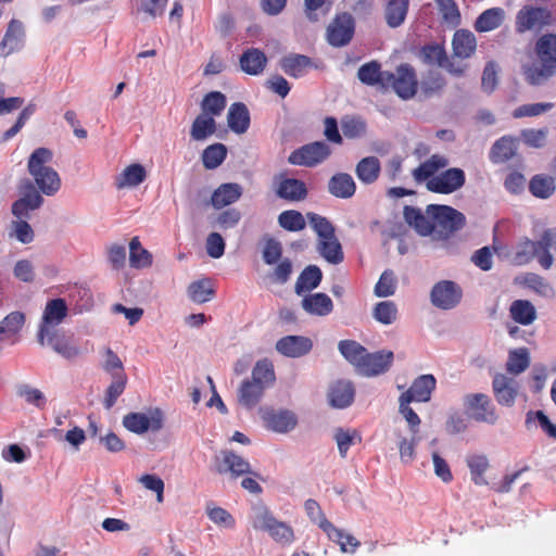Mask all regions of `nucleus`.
Here are the masks:
<instances>
[{
    "instance_id": "nucleus-38",
    "label": "nucleus",
    "mask_w": 556,
    "mask_h": 556,
    "mask_svg": "<svg viewBox=\"0 0 556 556\" xmlns=\"http://www.w3.org/2000/svg\"><path fill=\"white\" fill-rule=\"evenodd\" d=\"M215 294L214 286L207 278L192 281L187 288L189 300L197 304L210 302Z\"/></svg>"
},
{
    "instance_id": "nucleus-9",
    "label": "nucleus",
    "mask_w": 556,
    "mask_h": 556,
    "mask_svg": "<svg viewBox=\"0 0 556 556\" xmlns=\"http://www.w3.org/2000/svg\"><path fill=\"white\" fill-rule=\"evenodd\" d=\"M67 315V305L63 299H53L46 304L41 323L38 330V342L46 344V336L58 331L55 327L60 325Z\"/></svg>"
},
{
    "instance_id": "nucleus-56",
    "label": "nucleus",
    "mask_w": 556,
    "mask_h": 556,
    "mask_svg": "<svg viewBox=\"0 0 556 556\" xmlns=\"http://www.w3.org/2000/svg\"><path fill=\"white\" fill-rule=\"evenodd\" d=\"M467 465L470 469L471 479L477 485H484L488 483L484 478V472L489 468V460L485 456L472 455L468 457Z\"/></svg>"
},
{
    "instance_id": "nucleus-52",
    "label": "nucleus",
    "mask_w": 556,
    "mask_h": 556,
    "mask_svg": "<svg viewBox=\"0 0 556 556\" xmlns=\"http://www.w3.org/2000/svg\"><path fill=\"white\" fill-rule=\"evenodd\" d=\"M420 438L418 433H410V438L399 435L397 447L400 459L403 464L407 465L414 462L416 457V446Z\"/></svg>"
},
{
    "instance_id": "nucleus-49",
    "label": "nucleus",
    "mask_w": 556,
    "mask_h": 556,
    "mask_svg": "<svg viewBox=\"0 0 556 556\" xmlns=\"http://www.w3.org/2000/svg\"><path fill=\"white\" fill-rule=\"evenodd\" d=\"M338 349L344 358L356 369L359 367L363 357L366 356L367 351L363 345L353 340L340 341Z\"/></svg>"
},
{
    "instance_id": "nucleus-54",
    "label": "nucleus",
    "mask_w": 556,
    "mask_h": 556,
    "mask_svg": "<svg viewBox=\"0 0 556 556\" xmlns=\"http://www.w3.org/2000/svg\"><path fill=\"white\" fill-rule=\"evenodd\" d=\"M202 114L218 116L226 106V97L219 91L207 93L202 101Z\"/></svg>"
},
{
    "instance_id": "nucleus-22",
    "label": "nucleus",
    "mask_w": 556,
    "mask_h": 556,
    "mask_svg": "<svg viewBox=\"0 0 556 556\" xmlns=\"http://www.w3.org/2000/svg\"><path fill=\"white\" fill-rule=\"evenodd\" d=\"M302 308L309 315L325 317L332 313L333 302L323 292L308 293L301 301Z\"/></svg>"
},
{
    "instance_id": "nucleus-58",
    "label": "nucleus",
    "mask_w": 556,
    "mask_h": 556,
    "mask_svg": "<svg viewBox=\"0 0 556 556\" xmlns=\"http://www.w3.org/2000/svg\"><path fill=\"white\" fill-rule=\"evenodd\" d=\"M534 241L525 238L516 244L511 256V262L518 266L525 265L528 264L534 257Z\"/></svg>"
},
{
    "instance_id": "nucleus-53",
    "label": "nucleus",
    "mask_w": 556,
    "mask_h": 556,
    "mask_svg": "<svg viewBox=\"0 0 556 556\" xmlns=\"http://www.w3.org/2000/svg\"><path fill=\"white\" fill-rule=\"evenodd\" d=\"M374 318L382 325H391L397 319V306L393 301H382L372 309Z\"/></svg>"
},
{
    "instance_id": "nucleus-32",
    "label": "nucleus",
    "mask_w": 556,
    "mask_h": 556,
    "mask_svg": "<svg viewBox=\"0 0 556 556\" xmlns=\"http://www.w3.org/2000/svg\"><path fill=\"white\" fill-rule=\"evenodd\" d=\"M242 195V187L235 182L223 184L212 195V205L216 208L237 202Z\"/></svg>"
},
{
    "instance_id": "nucleus-7",
    "label": "nucleus",
    "mask_w": 556,
    "mask_h": 556,
    "mask_svg": "<svg viewBox=\"0 0 556 556\" xmlns=\"http://www.w3.org/2000/svg\"><path fill=\"white\" fill-rule=\"evenodd\" d=\"M463 298V289L452 280H441L433 285L430 291L431 304L442 311L456 307Z\"/></svg>"
},
{
    "instance_id": "nucleus-29",
    "label": "nucleus",
    "mask_w": 556,
    "mask_h": 556,
    "mask_svg": "<svg viewBox=\"0 0 556 556\" xmlns=\"http://www.w3.org/2000/svg\"><path fill=\"white\" fill-rule=\"evenodd\" d=\"M448 165V160L444 155L434 154L417 168L413 170V177L417 182L428 181L437 176L435 173Z\"/></svg>"
},
{
    "instance_id": "nucleus-39",
    "label": "nucleus",
    "mask_w": 556,
    "mask_h": 556,
    "mask_svg": "<svg viewBox=\"0 0 556 556\" xmlns=\"http://www.w3.org/2000/svg\"><path fill=\"white\" fill-rule=\"evenodd\" d=\"M404 218L406 223L414 227L421 236H428L433 232V219L428 215L425 216L418 208L406 206L404 210Z\"/></svg>"
},
{
    "instance_id": "nucleus-27",
    "label": "nucleus",
    "mask_w": 556,
    "mask_h": 556,
    "mask_svg": "<svg viewBox=\"0 0 556 556\" xmlns=\"http://www.w3.org/2000/svg\"><path fill=\"white\" fill-rule=\"evenodd\" d=\"M328 191L336 198L349 199L354 195L356 184L350 174L338 173L329 179Z\"/></svg>"
},
{
    "instance_id": "nucleus-28",
    "label": "nucleus",
    "mask_w": 556,
    "mask_h": 556,
    "mask_svg": "<svg viewBox=\"0 0 556 556\" xmlns=\"http://www.w3.org/2000/svg\"><path fill=\"white\" fill-rule=\"evenodd\" d=\"M279 64L287 75L294 78L304 76L313 66L312 60L302 54L286 55L280 60Z\"/></svg>"
},
{
    "instance_id": "nucleus-42",
    "label": "nucleus",
    "mask_w": 556,
    "mask_h": 556,
    "mask_svg": "<svg viewBox=\"0 0 556 556\" xmlns=\"http://www.w3.org/2000/svg\"><path fill=\"white\" fill-rule=\"evenodd\" d=\"M509 313L511 318L523 326L531 325L536 319L535 307L527 300H516L511 303Z\"/></svg>"
},
{
    "instance_id": "nucleus-47",
    "label": "nucleus",
    "mask_w": 556,
    "mask_h": 556,
    "mask_svg": "<svg viewBox=\"0 0 556 556\" xmlns=\"http://www.w3.org/2000/svg\"><path fill=\"white\" fill-rule=\"evenodd\" d=\"M216 130L215 119L206 114H200L193 121L190 135L197 141L205 140Z\"/></svg>"
},
{
    "instance_id": "nucleus-13",
    "label": "nucleus",
    "mask_w": 556,
    "mask_h": 556,
    "mask_svg": "<svg viewBox=\"0 0 556 556\" xmlns=\"http://www.w3.org/2000/svg\"><path fill=\"white\" fill-rule=\"evenodd\" d=\"M466 180L463 169L454 167L442 172L427 181L429 191L442 194H450L460 189Z\"/></svg>"
},
{
    "instance_id": "nucleus-46",
    "label": "nucleus",
    "mask_w": 556,
    "mask_h": 556,
    "mask_svg": "<svg viewBox=\"0 0 556 556\" xmlns=\"http://www.w3.org/2000/svg\"><path fill=\"white\" fill-rule=\"evenodd\" d=\"M530 365V353L527 348L510 350L506 362V370L511 375L523 372Z\"/></svg>"
},
{
    "instance_id": "nucleus-61",
    "label": "nucleus",
    "mask_w": 556,
    "mask_h": 556,
    "mask_svg": "<svg viewBox=\"0 0 556 556\" xmlns=\"http://www.w3.org/2000/svg\"><path fill=\"white\" fill-rule=\"evenodd\" d=\"M529 189L534 197L547 199L555 190L554 180L551 177L536 175L531 179Z\"/></svg>"
},
{
    "instance_id": "nucleus-26",
    "label": "nucleus",
    "mask_w": 556,
    "mask_h": 556,
    "mask_svg": "<svg viewBox=\"0 0 556 556\" xmlns=\"http://www.w3.org/2000/svg\"><path fill=\"white\" fill-rule=\"evenodd\" d=\"M276 194L285 200L296 202L305 199L306 186L303 181L294 178H281L276 188Z\"/></svg>"
},
{
    "instance_id": "nucleus-35",
    "label": "nucleus",
    "mask_w": 556,
    "mask_h": 556,
    "mask_svg": "<svg viewBox=\"0 0 556 556\" xmlns=\"http://www.w3.org/2000/svg\"><path fill=\"white\" fill-rule=\"evenodd\" d=\"M505 20V11L502 8H491L483 11L475 22L478 33H488L498 28Z\"/></svg>"
},
{
    "instance_id": "nucleus-15",
    "label": "nucleus",
    "mask_w": 556,
    "mask_h": 556,
    "mask_svg": "<svg viewBox=\"0 0 556 556\" xmlns=\"http://www.w3.org/2000/svg\"><path fill=\"white\" fill-rule=\"evenodd\" d=\"M393 362V353L391 351H378L368 353L361 361L357 371L367 377L378 376L386 372Z\"/></svg>"
},
{
    "instance_id": "nucleus-55",
    "label": "nucleus",
    "mask_w": 556,
    "mask_h": 556,
    "mask_svg": "<svg viewBox=\"0 0 556 556\" xmlns=\"http://www.w3.org/2000/svg\"><path fill=\"white\" fill-rule=\"evenodd\" d=\"M126 383L127 376L125 372L114 375V378H112V382L106 390L103 401L104 407L106 409H111L113 407L118 396L124 392Z\"/></svg>"
},
{
    "instance_id": "nucleus-41",
    "label": "nucleus",
    "mask_w": 556,
    "mask_h": 556,
    "mask_svg": "<svg viewBox=\"0 0 556 556\" xmlns=\"http://www.w3.org/2000/svg\"><path fill=\"white\" fill-rule=\"evenodd\" d=\"M326 526L328 527L326 534L331 541L339 544L342 553L354 554L356 552L361 545V542L355 536H353L351 533L344 532L341 529H338L333 525Z\"/></svg>"
},
{
    "instance_id": "nucleus-18",
    "label": "nucleus",
    "mask_w": 556,
    "mask_h": 556,
    "mask_svg": "<svg viewBox=\"0 0 556 556\" xmlns=\"http://www.w3.org/2000/svg\"><path fill=\"white\" fill-rule=\"evenodd\" d=\"M493 392L498 404L513 406L518 393V382L503 374H497L492 382Z\"/></svg>"
},
{
    "instance_id": "nucleus-36",
    "label": "nucleus",
    "mask_w": 556,
    "mask_h": 556,
    "mask_svg": "<svg viewBox=\"0 0 556 556\" xmlns=\"http://www.w3.org/2000/svg\"><path fill=\"white\" fill-rule=\"evenodd\" d=\"M147 172L140 164H131L115 178L117 189L134 188L144 181Z\"/></svg>"
},
{
    "instance_id": "nucleus-40",
    "label": "nucleus",
    "mask_w": 556,
    "mask_h": 556,
    "mask_svg": "<svg viewBox=\"0 0 556 556\" xmlns=\"http://www.w3.org/2000/svg\"><path fill=\"white\" fill-rule=\"evenodd\" d=\"M250 380L263 387L264 389L271 387L276 380L273 363L267 358H263L256 362L252 369Z\"/></svg>"
},
{
    "instance_id": "nucleus-21",
    "label": "nucleus",
    "mask_w": 556,
    "mask_h": 556,
    "mask_svg": "<svg viewBox=\"0 0 556 556\" xmlns=\"http://www.w3.org/2000/svg\"><path fill=\"white\" fill-rule=\"evenodd\" d=\"M534 249L539 264L544 269H549L554 263L552 250L556 251V229H547L539 241H534Z\"/></svg>"
},
{
    "instance_id": "nucleus-23",
    "label": "nucleus",
    "mask_w": 556,
    "mask_h": 556,
    "mask_svg": "<svg viewBox=\"0 0 556 556\" xmlns=\"http://www.w3.org/2000/svg\"><path fill=\"white\" fill-rule=\"evenodd\" d=\"M354 395L355 390L352 382L348 380H338L329 388V404L336 408H345L352 404Z\"/></svg>"
},
{
    "instance_id": "nucleus-12",
    "label": "nucleus",
    "mask_w": 556,
    "mask_h": 556,
    "mask_svg": "<svg viewBox=\"0 0 556 556\" xmlns=\"http://www.w3.org/2000/svg\"><path fill=\"white\" fill-rule=\"evenodd\" d=\"M260 416L268 430L277 433L292 431L298 425L296 415L288 409L260 408Z\"/></svg>"
},
{
    "instance_id": "nucleus-62",
    "label": "nucleus",
    "mask_w": 556,
    "mask_h": 556,
    "mask_svg": "<svg viewBox=\"0 0 556 556\" xmlns=\"http://www.w3.org/2000/svg\"><path fill=\"white\" fill-rule=\"evenodd\" d=\"M333 439L338 445V450L341 457H345L349 448L356 442L361 441L358 433L355 430H345L339 428L333 434Z\"/></svg>"
},
{
    "instance_id": "nucleus-17",
    "label": "nucleus",
    "mask_w": 556,
    "mask_h": 556,
    "mask_svg": "<svg viewBox=\"0 0 556 556\" xmlns=\"http://www.w3.org/2000/svg\"><path fill=\"white\" fill-rule=\"evenodd\" d=\"M312 348V340L303 336H286L276 342L277 352L290 358L304 356Z\"/></svg>"
},
{
    "instance_id": "nucleus-5",
    "label": "nucleus",
    "mask_w": 556,
    "mask_h": 556,
    "mask_svg": "<svg viewBox=\"0 0 556 556\" xmlns=\"http://www.w3.org/2000/svg\"><path fill=\"white\" fill-rule=\"evenodd\" d=\"M382 87L392 88L402 99H410L417 90V78L414 68L408 64H401L395 73L384 72Z\"/></svg>"
},
{
    "instance_id": "nucleus-63",
    "label": "nucleus",
    "mask_w": 556,
    "mask_h": 556,
    "mask_svg": "<svg viewBox=\"0 0 556 556\" xmlns=\"http://www.w3.org/2000/svg\"><path fill=\"white\" fill-rule=\"evenodd\" d=\"M412 401L406 397H399V413L405 419L410 433H418L421 419L417 413L409 406Z\"/></svg>"
},
{
    "instance_id": "nucleus-24",
    "label": "nucleus",
    "mask_w": 556,
    "mask_h": 556,
    "mask_svg": "<svg viewBox=\"0 0 556 556\" xmlns=\"http://www.w3.org/2000/svg\"><path fill=\"white\" fill-rule=\"evenodd\" d=\"M24 27L23 24L16 20H12L9 24L7 33L0 43V54L7 56L23 46Z\"/></svg>"
},
{
    "instance_id": "nucleus-33",
    "label": "nucleus",
    "mask_w": 556,
    "mask_h": 556,
    "mask_svg": "<svg viewBox=\"0 0 556 556\" xmlns=\"http://www.w3.org/2000/svg\"><path fill=\"white\" fill-rule=\"evenodd\" d=\"M381 172V164L376 156L363 157L355 167V174L358 180L365 185H371L377 181Z\"/></svg>"
},
{
    "instance_id": "nucleus-64",
    "label": "nucleus",
    "mask_w": 556,
    "mask_h": 556,
    "mask_svg": "<svg viewBox=\"0 0 556 556\" xmlns=\"http://www.w3.org/2000/svg\"><path fill=\"white\" fill-rule=\"evenodd\" d=\"M317 251L328 263L337 265L343 261V251L338 239L317 245Z\"/></svg>"
},
{
    "instance_id": "nucleus-48",
    "label": "nucleus",
    "mask_w": 556,
    "mask_h": 556,
    "mask_svg": "<svg viewBox=\"0 0 556 556\" xmlns=\"http://www.w3.org/2000/svg\"><path fill=\"white\" fill-rule=\"evenodd\" d=\"M517 140L511 137H502L492 147L491 159L495 163L509 160L516 152Z\"/></svg>"
},
{
    "instance_id": "nucleus-3",
    "label": "nucleus",
    "mask_w": 556,
    "mask_h": 556,
    "mask_svg": "<svg viewBox=\"0 0 556 556\" xmlns=\"http://www.w3.org/2000/svg\"><path fill=\"white\" fill-rule=\"evenodd\" d=\"M251 523L255 530L265 531L281 545H290L294 541L292 528L278 520L266 507L255 506L251 516Z\"/></svg>"
},
{
    "instance_id": "nucleus-10",
    "label": "nucleus",
    "mask_w": 556,
    "mask_h": 556,
    "mask_svg": "<svg viewBox=\"0 0 556 556\" xmlns=\"http://www.w3.org/2000/svg\"><path fill=\"white\" fill-rule=\"evenodd\" d=\"M330 154L331 149L327 143L316 141L293 151L288 161L293 165L313 167L324 162Z\"/></svg>"
},
{
    "instance_id": "nucleus-8",
    "label": "nucleus",
    "mask_w": 556,
    "mask_h": 556,
    "mask_svg": "<svg viewBox=\"0 0 556 556\" xmlns=\"http://www.w3.org/2000/svg\"><path fill=\"white\" fill-rule=\"evenodd\" d=\"M355 31V21L350 13L338 14L328 25L326 38L332 47H344L350 43Z\"/></svg>"
},
{
    "instance_id": "nucleus-14",
    "label": "nucleus",
    "mask_w": 556,
    "mask_h": 556,
    "mask_svg": "<svg viewBox=\"0 0 556 556\" xmlns=\"http://www.w3.org/2000/svg\"><path fill=\"white\" fill-rule=\"evenodd\" d=\"M124 427L136 434H142L149 430L159 431L163 427L162 415L159 410L144 413H129L123 418Z\"/></svg>"
},
{
    "instance_id": "nucleus-1",
    "label": "nucleus",
    "mask_w": 556,
    "mask_h": 556,
    "mask_svg": "<svg viewBox=\"0 0 556 556\" xmlns=\"http://www.w3.org/2000/svg\"><path fill=\"white\" fill-rule=\"evenodd\" d=\"M53 153L47 148H37L30 154L27 163V169L33 177L39 193L47 197L54 195L61 188V178L58 172L49 164Z\"/></svg>"
},
{
    "instance_id": "nucleus-16",
    "label": "nucleus",
    "mask_w": 556,
    "mask_h": 556,
    "mask_svg": "<svg viewBox=\"0 0 556 556\" xmlns=\"http://www.w3.org/2000/svg\"><path fill=\"white\" fill-rule=\"evenodd\" d=\"M43 198L33 184L27 182L22 191V197L12 204V214L17 218H28L29 212L39 208Z\"/></svg>"
},
{
    "instance_id": "nucleus-2",
    "label": "nucleus",
    "mask_w": 556,
    "mask_h": 556,
    "mask_svg": "<svg viewBox=\"0 0 556 556\" xmlns=\"http://www.w3.org/2000/svg\"><path fill=\"white\" fill-rule=\"evenodd\" d=\"M538 63L523 67L526 79L540 85L556 73V35L541 36L535 43Z\"/></svg>"
},
{
    "instance_id": "nucleus-19",
    "label": "nucleus",
    "mask_w": 556,
    "mask_h": 556,
    "mask_svg": "<svg viewBox=\"0 0 556 556\" xmlns=\"http://www.w3.org/2000/svg\"><path fill=\"white\" fill-rule=\"evenodd\" d=\"M435 384L437 380L432 375H421L400 396L406 397L412 402L425 403L431 399Z\"/></svg>"
},
{
    "instance_id": "nucleus-30",
    "label": "nucleus",
    "mask_w": 556,
    "mask_h": 556,
    "mask_svg": "<svg viewBox=\"0 0 556 556\" xmlns=\"http://www.w3.org/2000/svg\"><path fill=\"white\" fill-rule=\"evenodd\" d=\"M265 390L250 379H245L238 390V402L242 407L252 409L260 403Z\"/></svg>"
},
{
    "instance_id": "nucleus-44",
    "label": "nucleus",
    "mask_w": 556,
    "mask_h": 556,
    "mask_svg": "<svg viewBox=\"0 0 556 556\" xmlns=\"http://www.w3.org/2000/svg\"><path fill=\"white\" fill-rule=\"evenodd\" d=\"M409 0H389L386 7L384 16L387 24L392 27H399L405 21L408 11Z\"/></svg>"
},
{
    "instance_id": "nucleus-57",
    "label": "nucleus",
    "mask_w": 556,
    "mask_h": 556,
    "mask_svg": "<svg viewBox=\"0 0 556 556\" xmlns=\"http://www.w3.org/2000/svg\"><path fill=\"white\" fill-rule=\"evenodd\" d=\"M25 323V316L21 312H12L0 323V342L3 337H11L22 329Z\"/></svg>"
},
{
    "instance_id": "nucleus-43",
    "label": "nucleus",
    "mask_w": 556,
    "mask_h": 556,
    "mask_svg": "<svg viewBox=\"0 0 556 556\" xmlns=\"http://www.w3.org/2000/svg\"><path fill=\"white\" fill-rule=\"evenodd\" d=\"M46 344L50 345L58 354L71 359L79 354L78 348L73 345L63 334L59 331L50 332L46 336Z\"/></svg>"
},
{
    "instance_id": "nucleus-60",
    "label": "nucleus",
    "mask_w": 556,
    "mask_h": 556,
    "mask_svg": "<svg viewBox=\"0 0 556 556\" xmlns=\"http://www.w3.org/2000/svg\"><path fill=\"white\" fill-rule=\"evenodd\" d=\"M357 76L359 80L366 85L374 86L379 84L382 86L384 72H381L380 65L372 61L362 65L358 70Z\"/></svg>"
},
{
    "instance_id": "nucleus-37",
    "label": "nucleus",
    "mask_w": 556,
    "mask_h": 556,
    "mask_svg": "<svg viewBox=\"0 0 556 556\" xmlns=\"http://www.w3.org/2000/svg\"><path fill=\"white\" fill-rule=\"evenodd\" d=\"M323 278V273L319 267L316 265L307 266L299 276L295 282V293L299 295L304 294L305 292H311L316 289Z\"/></svg>"
},
{
    "instance_id": "nucleus-45",
    "label": "nucleus",
    "mask_w": 556,
    "mask_h": 556,
    "mask_svg": "<svg viewBox=\"0 0 556 556\" xmlns=\"http://www.w3.org/2000/svg\"><path fill=\"white\" fill-rule=\"evenodd\" d=\"M152 254L142 248L138 237L129 242V264L132 268L142 269L152 265Z\"/></svg>"
},
{
    "instance_id": "nucleus-50",
    "label": "nucleus",
    "mask_w": 556,
    "mask_h": 556,
    "mask_svg": "<svg viewBox=\"0 0 556 556\" xmlns=\"http://www.w3.org/2000/svg\"><path fill=\"white\" fill-rule=\"evenodd\" d=\"M442 21L451 26L456 27L460 24V12L455 0H434Z\"/></svg>"
},
{
    "instance_id": "nucleus-51",
    "label": "nucleus",
    "mask_w": 556,
    "mask_h": 556,
    "mask_svg": "<svg viewBox=\"0 0 556 556\" xmlns=\"http://www.w3.org/2000/svg\"><path fill=\"white\" fill-rule=\"evenodd\" d=\"M227 155V149L223 143H214L204 149L202 162L205 168L214 169L218 167Z\"/></svg>"
},
{
    "instance_id": "nucleus-4",
    "label": "nucleus",
    "mask_w": 556,
    "mask_h": 556,
    "mask_svg": "<svg viewBox=\"0 0 556 556\" xmlns=\"http://www.w3.org/2000/svg\"><path fill=\"white\" fill-rule=\"evenodd\" d=\"M427 214L433 219V231L438 230L443 237H448L465 225L464 214L451 206L430 204Z\"/></svg>"
},
{
    "instance_id": "nucleus-59",
    "label": "nucleus",
    "mask_w": 556,
    "mask_h": 556,
    "mask_svg": "<svg viewBox=\"0 0 556 556\" xmlns=\"http://www.w3.org/2000/svg\"><path fill=\"white\" fill-rule=\"evenodd\" d=\"M278 222L280 227L288 231H300L306 226L305 217L302 213L294 210H288L280 213Z\"/></svg>"
},
{
    "instance_id": "nucleus-31",
    "label": "nucleus",
    "mask_w": 556,
    "mask_h": 556,
    "mask_svg": "<svg viewBox=\"0 0 556 556\" xmlns=\"http://www.w3.org/2000/svg\"><path fill=\"white\" fill-rule=\"evenodd\" d=\"M229 128L236 134H244L250 126V113L245 104L236 102L230 105L227 113Z\"/></svg>"
},
{
    "instance_id": "nucleus-20",
    "label": "nucleus",
    "mask_w": 556,
    "mask_h": 556,
    "mask_svg": "<svg viewBox=\"0 0 556 556\" xmlns=\"http://www.w3.org/2000/svg\"><path fill=\"white\" fill-rule=\"evenodd\" d=\"M215 460L216 469L219 473L230 472L232 476L238 477L251 471L249 462L230 451L222 452L219 456H216Z\"/></svg>"
},
{
    "instance_id": "nucleus-11",
    "label": "nucleus",
    "mask_w": 556,
    "mask_h": 556,
    "mask_svg": "<svg viewBox=\"0 0 556 556\" xmlns=\"http://www.w3.org/2000/svg\"><path fill=\"white\" fill-rule=\"evenodd\" d=\"M551 23V13L544 8L527 5L516 15V30L520 34L528 30H540Z\"/></svg>"
},
{
    "instance_id": "nucleus-6",
    "label": "nucleus",
    "mask_w": 556,
    "mask_h": 556,
    "mask_svg": "<svg viewBox=\"0 0 556 556\" xmlns=\"http://www.w3.org/2000/svg\"><path fill=\"white\" fill-rule=\"evenodd\" d=\"M463 405L470 418L478 422L495 425L498 415L489 395L484 393H469L463 399Z\"/></svg>"
},
{
    "instance_id": "nucleus-25",
    "label": "nucleus",
    "mask_w": 556,
    "mask_h": 556,
    "mask_svg": "<svg viewBox=\"0 0 556 556\" xmlns=\"http://www.w3.org/2000/svg\"><path fill=\"white\" fill-rule=\"evenodd\" d=\"M241 70L253 76L262 74L267 64V58L263 51L257 48H250L245 50L240 56Z\"/></svg>"
},
{
    "instance_id": "nucleus-34",
    "label": "nucleus",
    "mask_w": 556,
    "mask_h": 556,
    "mask_svg": "<svg viewBox=\"0 0 556 556\" xmlns=\"http://www.w3.org/2000/svg\"><path fill=\"white\" fill-rule=\"evenodd\" d=\"M452 46L455 56L467 59L476 51L477 40L471 31L459 29L454 34Z\"/></svg>"
}]
</instances>
